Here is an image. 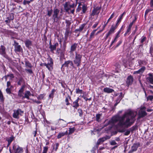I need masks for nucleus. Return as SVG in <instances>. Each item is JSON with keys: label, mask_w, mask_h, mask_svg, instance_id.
Masks as SVG:
<instances>
[{"label": "nucleus", "mask_w": 153, "mask_h": 153, "mask_svg": "<svg viewBox=\"0 0 153 153\" xmlns=\"http://www.w3.org/2000/svg\"><path fill=\"white\" fill-rule=\"evenodd\" d=\"M116 28V26L113 25H112L111 26V28L109 31V33H110L111 34L113 33Z\"/></svg>", "instance_id": "24"}, {"label": "nucleus", "mask_w": 153, "mask_h": 153, "mask_svg": "<svg viewBox=\"0 0 153 153\" xmlns=\"http://www.w3.org/2000/svg\"><path fill=\"white\" fill-rule=\"evenodd\" d=\"M76 94H81L82 93V90H80L79 89H76Z\"/></svg>", "instance_id": "41"}, {"label": "nucleus", "mask_w": 153, "mask_h": 153, "mask_svg": "<svg viewBox=\"0 0 153 153\" xmlns=\"http://www.w3.org/2000/svg\"><path fill=\"white\" fill-rule=\"evenodd\" d=\"M150 6L153 7V0H151L150 2Z\"/></svg>", "instance_id": "59"}, {"label": "nucleus", "mask_w": 153, "mask_h": 153, "mask_svg": "<svg viewBox=\"0 0 153 153\" xmlns=\"http://www.w3.org/2000/svg\"><path fill=\"white\" fill-rule=\"evenodd\" d=\"M33 134L34 136V137H35L36 136V131H34Z\"/></svg>", "instance_id": "64"}, {"label": "nucleus", "mask_w": 153, "mask_h": 153, "mask_svg": "<svg viewBox=\"0 0 153 153\" xmlns=\"http://www.w3.org/2000/svg\"><path fill=\"white\" fill-rule=\"evenodd\" d=\"M7 86L8 88H9V86H11V83L9 81L7 82Z\"/></svg>", "instance_id": "55"}, {"label": "nucleus", "mask_w": 153, "mask_h": 153, "mask_svg": "<svg viewBox=\"0 0 153 153\" xmlns=\"http://www.w3.org/2000/svg\"><path fill=\"white\" fill-rule=\"evenodd\" d=\"M101 140H100V139L98 140L97 143L96 147L97 148H98L99 145L101 143H102Z\"/></svg>", "instance_id": "51"}, {"label": "nucleus", "mask_w": 153, "mask_h": 153, "mask_svg": "<svg viewBox=\"0 0 153 153\" xmlns=\"http://www.w3.org/2000/svg\"><path fill=\"white\" fill-rule=\"evenodd\" d=\"M12 16H10V20H12L13 19L14 17L13 14H12Z\"/></svg>", "instance_id": "63"}, {"label": "nucleus", "mask_w": 153, "mask_h": 153, "mask_svg": "<svg viewBox=\"0 0 153 153\" xmlns=\"http://www.w3.org/2000/svg\"><path fill=\"white\" fill-rule=\"evenodd\" d=\"M75 131V128L74 127L69 128V131L68 134H72Z\"/></svg>", "instance_id": "32"}, {"label": "nucleus", "mask_w": 153, "mask_h": 153, "mask_svg": "<svg viewBox=\"0 0 153 153\" xmlns=\"http://www.w3.org/2000/svg\"><path fill=\"white\" fill-rule=\"evenodd\" d=\"M78 111H79V116H81L82 115V110L81 109H79L78 110Z\"/></svg>", "instance_id": "57"}, {"label": "nucleus", "mask_w": 153, "mask_h": 153, "mask_svg": "<svg viewBox=\"0 0 153 153\" xmlns=\"http://www.w3.org/2000/svg\"><path fill=\"white\" fill-rule=\"evenodd\" d=\"M146 108L145 107H143L141 108L139 111V117L138 119L142 117L147 115V113L146 111Z\"/></svg>", "instance_id": "6"}, {"label": "nucleus", "mask_w": 153, "mask_h": 153, "mask_svg": "<svg viewBox=\"0 0 153 153\" xmlns=\"http://www.w3.org/2000/svg\"><path fill=\"white\" fill-rule=\"evenodd\" d=\"M69 63H70V64H70L71 66H73V63L72 61L70 60V61L69 62Z\"/></svg>", "instance_id": "61"}, {"label": "nucleus", "mask_w": 153, "mask_h": 153, "mask_svg": "<svg viewBox=\"0 0 153 153\" xmlns=\"http://www.w3.org/2000/svg\"><path fill=\"white\" fill-rule=\"evenodd\" d=\"M25 65L26 66H27L29 68H31L32 67L31 64L28 61L25 62Z\"/></svg>", "instance_id": "42"}, {"label": "nucleus", "mask_w": 153, "mask_h": 153, "mask_svg": "<svg viewBox=\"0 0 153 153\" xmlns=\"http://www.w3.org/2000/svg\"><path fill=\"white\" fill-rule=\"evenodd\" d=\"M13 137H10L9 138H7V139L6 140L8 141V142H9V143H11L13 140Z\"/></svg>", "instance_id": "35"}, {"label": "nucleus", "mask_w": 153, "mask_h": 153, "mask_svg": "<svg viewBox=\"0 0 153 153\" xmlns=\"http://www.w3.org/2000/svg\"><path fill=\"white\" fill-rule=\"evenodd\" d=\"M49 44V48L50 49L51 51H52L55 50L56 49V47L58 45V44L57 43H55L54 45H52L50 42Z\"/></svg>", "instance_id": "13"}, {"label": "nucleus", "mask_w": 153, "mask_h": 153, "mask_svg": "<svg viewBox=\"0 0 153 153\" xmlns=\"http://www.w3.org/2000/svg\"><path fill=\"white\" fill-rule=\"evenodd\" d=\"M55 91H56L54 89H53L52 90L51 93L49 95V98H51L52 99H53V97L54 93L55 92Z\"/></svg>", "instance_id": "28"}, {"label": "nucleus", "mask_w": 153, "mask_h": 153, "mask_svg": "<svg viewBox=\"0 0 153 153\" xmlns=\"http://www.w3.org/2000/svg\"><path fill=\"white\" fill-rule=\"evenodd\" d=\"M139 144L138 143H134L132 146L131 149L130 151V152H133L136 151L139 146Z\"/></svg>", "instance_id": "12"}, {"label": "nucleus", "mask_w": 153, "mask_h": 153, "mask_svg": "<svg viewBox=\"0 0 153 153\" xmlns=\"http://www.w3.org/2000/svg\"><path fill=\"white\" fill-rule=\"evenodd\" d=\"M45 96L44 94H40L37 97V98L38 100L43 99Z\"/></svg>", "instance_id": "36"}, {"label": "nucleus", "mask_w": 153, "mask_h": 153, "mask_svg": "<svg viewBox=\"0 0 153 153\" xmlns=\"http://www.w3.org/2000/svg\"><path fill=\"white\" fill-rule=\"evenodd\" d=\"M7 77H8L9 78V79L10 80H12L14 78V76L13 74H9L7 75Z\"/></svg>", "instance_id": "29"}, {"label": "nucleus", "mask_w": 153, "mask_h": 153, "mask_svg": "<svg viewBox=\"0 0 153 153\" xmlns=\"http://www.w3.org/2000/svg\"><path fill=\"white\" fill-rule=\"evenodd\" d=\"M71 100V97L69 95H68L67 97L66 98L65 100V102H66L67 105H70V103L69 102V100Z\"/></svg>", "instance_id": "25"}, {"label": "nucleus", "mask_w": 153, "mask_h": 153, "mask_svg": "<svg viewBox=\"0 0 153 153\" xmlns=\"http://www.w3.org/2000/svg\"><path fill=\"white\" fill-rule=\"evenodd\" d=\"M79 99V98H78L75 101L73 102V107L76 109H77L79 106V104L78 103Z\"/></svg>", "instance_id": "16"}, {"label": "nucleus", "mask_w": 153, "mask_h": 153, "mask_svg": "<svg viewBox=\"0 0 153 153\" xmlns=\"http://www.w3.org/2000/svg\"><path fill=\"white\" fill-rule=\"evenodd\" d=\"M52 10H48V11L47 15L49 16H51V15L52 13Z\"/></svg>", "instance_id": "50"}, {"label": "nucleus", "mask_w": 153, "mask_h": 153, "mask_svg": "<svg viewBox=\"0 0 153 153\" xmlns=\"http://www.w3.org/2000/svg\"><path fill=\"white\" fill-rule=\"evenodd\" d=\"M87 10V7L85 5H83L82 7V11L83 13H85Z\"/></svg>", "instance_id": "39"}, {"label": "nucleus", "mask_w": 153, "mask_h": 153, "mask_svg": "<svg viewBox=\"0 0 153 153\" xmlns=\"http://www.w3.org/2000/svg\"><path fill=\"white\" fill-rule=\"evenodd\" d=\"M100 140H101V142H103L105 140H106V139L105 137H103L101 138L100 139Z\"/></svg>", "instance_id": "56"}, {"label": "nucleus", "mask_w": 153, "mask_h": 153, "mask_svg": "<svg viewBox=\"0 0 153 153\" xmlns=\"http://www.w3.org/2000/svg\"><path fill=\"white\" fill-rule=\"evenodd\" d=\"M26 46L27 47H29L32 45V42L29 40L27 39L25 42Z\"/></svg>", "instance_id": "22"}, {"label": "nucleus", "mask_w": 153, "mask_h": 153, "mask_svg": "<svg viewBox=\"0 0 153 153\" xmlns=\"http://www.w3.org/2000/svg\"><path fill=\"white\" fill-rule=\"evenodd\" d=\"M48 63H43L42 65L45 66L50 71L52 70L53 69V61L52 59L50 58L47 59Z\"/></svg>", "instance_id": "3"}, {"label": "nucleus", "mask_w": 153, "mask_h": 153, "mask_svg": "<svg viewBox=\"0 0 153 153\" xmlns=\"http://www.w3.org/2000/svg\"><path fill=\"white\" fill-rule=\"evenodd\" d=\"M133 22L131 23L129 25L128 27L127 30H126V32L128 33V34H129L130 33V32L131 31V28L133 25Z\"/></svg>", "instance_id": "23"}, {"label": "nucleus", "mask_w": 153, "mask_h": 153, "mask_svg": "<svg viewBox=\"0 0 153 153\" xmlns=\"http://www.w3.org/2000/svg\"><path fill=\"white\" fill-rule=\"evenodd\" d=\"M146 38L145 37L143 36L141 40V43L142 45H143V42L146 40Z\"/></svg>", "instance_id": "45"}, {"label": "nucleus", "mask_w": 153, "mask_h": 153, "mask_svg": "<svg viewBox=\"0 0 153 153\" xmlns=\"http://www.w3.org/2000/svg\"><path fill=\"white\" fill-rule=\"evenodd\" d=\"M11 87L12 88V86H11L10 88H7L6 89V91L7 93L9 94H10L11 93Z\"/></svg>", "instance_id": "34"}, {"label": "nucleus", "mask_w": 153, "mask_h": 153, "mask_svg": "<svg viewBox=\"0 0 153 153\" xmlns=\"http://www.w3.org/2000/svg\"><path fill=\"white\" fill-rule=\"evenodd\" d=\"M77 4V3H76V4L73 3L71 4L70 2H66L64 5V9L66 12H68L69 11L71 8H73L71 10V12L72 13L74 14L75 11L74 8L76 7Z\"/></svg>", "instance_id": "2"}, {"label": "nucleus", "mask_w": 153, "mask_h": 153, "mask_svg": "<svg viewBox=\"0 0 153 153\" xmlns=\"http://www.w3.org/2000/svg\"><path fill=\"white\" fill-rule=\"evenodd\" d=\"M137 114V113L136 111L128 110L122 116L117 115L113 117L109 121V123L114 124L119 121L116 126L117 128H127L134 123L135 121L134 118Z\"/></svg>", "instance_id": "1"}, {"label": "nucleus", "mask_w": 153, "mask_h": 153, "mask_svg": "<svg viewBox=\"0 0 153 153\" xmlns=\"http://www.w3.org/2000/svg\"><path fill=\"white\" fill-rule=\"evenodd\" d=\"M130 133V131L129 130H127V131H126L124 134H125V135H128V134H129Z\"/></svg>", "instance_id": "54"}, {"label": "nucleus", "mask_w": 153, "mask_h": 153, "mask_svg": "<svg viewBox=\"0 0 153 153\" xmlns=\"http://www.w3.org/2000/svg\"><path fill=\"white\" fill-rule=\"evenodd\" d=\"M58 125L62 127H64L67 126V122L64 120L59 119L58 121Z\"/></svg>", "instance_id": "9"}, {"label": "nucleus", "mask_w": 153, "mask_h": 153, "mask_svg": "<svg viewBox=\"0 0 153 153\" xmlns=\"http://www.w3.org/2000/svg\"><path fill=\"white\" fill-rule=\"evenodd\" d=\"M133 77L131 76H129L127 78L126 83L128 86L131 85L133 82Z\"/></svg>", "instance_id": "11"}, {"label": "nucleus", "mask_w": 153, "mask_h": 153, "mask_svg": "<svg viewBox=\"0 0 153 153\" xmlns=\"http://www.w3.org/2000/svg\"><path fill=\"white\" fill-rule=\"evenodd\" d=\"M110 144L112 146H114L117 144V143L115 142L114 140L111 141L110 143Z\"/></svg>", "instance_id": "49"}, {"label": "nucleus", "mask_w": 153, "mask_h": 153, "mask_svg": "<svg viewBox=\"0 0 153 153\" xmlns=\"http://www.w3.org/2000/svg\"><path fill=\"white\" fill-rule=\"evenodd\" d=\"M70 60H68L67 61H66L65 62V63L62 65L63 66H68V65L70 64L69 62Z\"/></svg>", "instance_id": "44"}, {"label": "nucleus", "mask_w": 153, "mask_h": 153, "mask_svg": "<svg viewBox=\"0 0 153 153\" xmlns=\"http://www.w3.org/2000/svg\"><path fill=\"white\" fill-rule=\"evenodd\" d=\"M95 30H93L92 32L91 33L90 37H89V40H91L94 37V36L95 35Z\"/></svg>", "instance_id": "26"}, {"label": "nucleus", "mask_w": 153, "mask_h": 153, "mask_svg": "<svg viewBox=\"0 0 153 153\" xmlns=\"http://www.w3.org/2000/svg\"><path fill=\"white\" fill-rule=\"evenodd\" d=\"M23 113L24 111H22L20 108L18 109L17 110H13V117L14 118L19 119L20 117V116H22Z\"/></svg>", "instance_id": "4"}, {"label": "nucleus", "mask_w": 153, "mask_h": 153, "mask_svg": "<svg viewBox=\"0 0 153 153\" xmlns=\"http://www.w3.org/2000/svg\"><path fill=\"white\" fill-rule=\"evenodd\" d=\"M103 91L105 92L109 93L114 91V90L109 88H105L104 89Z\"/></svg>", "instance_id": "19"}, {"label": "nucleus", "mask_w": 153, "mask_h": 153, "mask_svg": "<svg viewBox=\"0 0 153 153\" xmlns=\"http://www.w3.org/2000/svg\"><path fill=\"white\" fill-rule=\"evenodd\" d=\"M111 34L108 32V33L106 35V38H107Z\"/></svg>", "instance_id": "62"}, {"label": "nucleus", "mask_w": 153, "mask_h": 153, "mask_svg": "<svg viewBox=\"0 0 153 153\" xmlns=\"http://www.w3.org/2000/svg\"><path fill=\"white\" fill-rule=\"evenodd\" d=\"M82 58V56L81 55L77 53H76L75 57L74 60V62L78 67L80 66Z\"/></svg>", "instance_id": "5"}, {"label": "nucleus", "mask_w": 153, "mask_h": 153, "mask_svg": "<svg viewBox=\"0 0 153 153\" xmlns=\"http://www.w3.org/2000/svg\"><path fill=\"white\" fill-rule=\"evenodd\" d=\"M77 44L75 43L72 45L71 47V50L70 52H72L75 51L77 47Z\"/></svg>", "instance_id": "20"}, {"label": "nucleus", "mask_w": 153, "mask_h": 153, "mask_svg": "<svg viewBox=\"0 0 153 153\" xmlns=\"http://www.w3.org/2000/svg\"><path fill=\"white\" fill-rule=\"evenodd\" d=\"M149 12V10L148 9L146 10L145 12V15H147Z\"/></svg>", "instance_id": "60"}, {"label": "nucleus", "mask_w": 153, "mask_h": 153, "mask_svg": "<svg viewBox=\"0 0 153 153\" xmlns=\"http://www.w3.org/2000/svg\"><path fill=\"white\" fill-rule=\"evenodd\" d=\"M117 39L116 38H115L114 39V40L112 42H111V46L114 43H115V42H116L117 40Z\"/></svg>", "instance_id": "53"}, {"label": "nucleus", "mask_w": 153, "mask_h": 153, "mask_svg": "<svg viewBox=\"0 0 153 153\" xmlns=\"http://www.w3.org/2000/svg\"><path fill=\"white\" fill-rule=\"evenodd\" d=\"M13 148L14 153H22L23 152L22 148L16 144L13 145Z\"/></svg>", "instance_id": "7"}, {"label": "nucleus", "mask_w": 153, "mask_h": 153, "mask_svg": "<svg viewBox=\"0 0 153 153\" xmlns=\"http://www.w3.org/2000/svg\"><path fill=\"white\" fill-rule=\"evenodd\" d=\"M31 93L29 91H25L24 96H23V98H26L29 99V96L31 95Z\"/></svg>", "instance_id": "18"}, {"label": "nucleus", "mask_w": 153, "mask_h": 153, "mask_svg": "<svg viewBox=\"0 0 153 153\" xmlns=\"http://www.w3.org/2000/svg\"><path fill=\"white\" fill-rule=\"evenodd\" d=\"M153 100V96L152 95H150L147 98V101L149 100L150 101H152Z\"/></svg>", "instance_id": "40"}, {"label": "nucleus", "mask_w": 153, "mask_h": 153, "mask_svg": "<svg viewBox=\"0 0 153 153\" xmlns=\"http://www.w3.org/2000/svg\"><path fill=\"white\" fill-rule=\"evenodd\" d=\"M68 134V132L67 130L65 132H60L59 133V134L57 136V138L58 139H60L62 137L67 135Z\"/></svg>", "instance_id": "15"}, {"label": "nucleus", "mask_w": 153, "mask_h": 153, "mask_svg": "<svg viewBox=\"0 0 153 153\" xmlns=\"http://www.w3.org/2000/svg\"><path fill=\"white\" fill-rule=\"evenodd\" d=\"M145 67H142L141 68H140L139 70L138 71L139 72V74H142L143 73L145 70Z\"/></svg>", "instance_id": "33"}, {"label": "nucleus", "mask_w": 153, "mask_h": 153, "mask_svg": "<svg viewBox=\"0 0 153 153\" xmlns=\"http://www.w3.org/2000/svg\"><path fill=\"white\" fill-rule=\"evenodd\" d=\"M124 14H125V13H123L121 14V15L119 19L117 20V22H119L121 21V20L123 18V15H124Z\"/></svg>", "instance_id": "38"}, {"label": "nucleus", "mask_w": 153, "mask_h": 153, "mask_svg": "<svg viewBox=\"0 0 153 153\" xmlns=\"http://www.w3.org/2000/svg\"><path fill=\"white\" fill-rule=\"evenodd\" d=\"M31 2L30 1V0L29 1H27L26 0H24L23 2V4L24 5H25L26 4H29Z\"/></svg>", "instance_id": "48"}, {"label": "nucleus", "mask_w": 153, "mask_h": 153, "mask_svg": "<svg viewBox=\"0 0 153 153\" xmlns=\"http://www.w3.org/2000/svg\"><path fill=\"white\" fill-rule=\"evenodd\" d=\"M99 12V9L96 8L93 10L91 15L94 16L95 15H98Z\"/></svg>", "instance_id": "17"}, {"label": "nucleus", "mask_w": 153, "mask_h": 153, "mask_svg": "<svg viewBox=\"0 0 153 153\" xmlns=\"http://www.w3.org/2000/svg\"><path fill=\"white\" fill-rule=\"evenodd\" d=\"M21 47L20 45H18V44L17 43H16L15 44V50L16 51V52H20L21 50Z\"/></svg>", "instance_id": "21"}, {"label": "nucleus", "mask_w": 153, "mask_h": 153, "mask_svg": "<svg viewBox=\"0 0 153 153\" xmlns=\"http://www.w3.org/2000/svg\"><path fill=\"white\" fill-rule=\"evenodd\" d=\"M148 75L149 76L146 79L147 81L153 84V75L151 73L149 74Z\"/></svg>", "instance_id": "10"}, {"label": "nucleus", "mask_w": 153, "mask_h": 153, "mask_svg": "<svg viewBox=\"0 0 153 153\" xmlns=\"http://www.w3.org/2000/svg\"><path fill=\"white\" fill-rule=\"evenodd\" d=\"M114 12L113 13L111 14V16L109 18V19L108 20L107 22V24L108 22L112 18H113L114 16Z\"/></svg>", "instance_id": "47"}, {"label": "nucleus", "mask_w": 153, "mask_h": 153, "mask_svg": "<svg viewBox=\"0 0 153 153\" xmlns=\"http://www.w3.org/2000/svg\"><path fill=\"white\" fill-rule=\"evenodd\" d=\"M24 87L22 86V87L21 89L19 90L18 93V95L20 97H22L23 98V91H24Z\"/></svg>", "instance_id": "14"}, {"label": "nucleus", "mask_w": 153, "mask_h": 153, "mask_svg": "<svg viewBox=\"0 0 153 153\" xmlns=\"http://www.w3.org/2000/svg\"><path fill=\"white\" fill-rule=\"evenodd\" d=\"M59 146V144L56 143L53 145V150L55 151H56Z\"/></svg>", "instance_id": "30"}, {"label": "nucleus", "mask_w": 153, "mask_h": 153, "mask_svg": "<svg viewBox=\"0 0 153 153\" xmlns=\"http://www.w3.org/2000/svg\"><path fill=\"white\" fill-rule=\"evenodd\" d=\"M33 101L34 102H35L37 104H40L41 103V102L39 101H37L36 100H33Z\"/></svg>", "instance_id": "58"}, {"label": "nucleus", "mask_w": 153, "mask_h": 153, "mask_svg": "<svg viewBox=\"0 0 153 153\" xmlns=\"http://www.w3.org/2000/svg\"><path fill=\"white\" fill-rule=\"evenodd\" d=\"M59 10L57 9H55L54 10L53 14V18L54 22H56L59 19L58 17V14L59 13Z\"/></svg>", "instance_id": "8"}, {"label": "nucleus", "mask_w": 153, "mask_h": 153, "mask_svg": "<svg viewBox=\"0 0 153 153\" xmlns=\"http://www.w3.org/2000/svg\"><path fill=\"white\" fill-rule=\"evenodd\" d=\"M102 114H98L96 115V120L97 121H99L100 117L101 116Z\"/></svg>", "instance_id": "37"}, {"label": "nucleus", "mask_w": 153, "mask_h": 153, "mask_svg": "<svg viewBox=\"0 0 153 153\" xmlns=\"http://www.w3.org/2000/svg\"><path fill=\"white\" fill-rule=\"evenodd\" d=\"M1 47L2 53L3 54H4L5 53V48L3 46H1Z\"/></svg>", "instance_id": "46"}, {"label": "nucleus", "mask_w": 153, "mask_h": 153, "mask_svg": "<svg viewBox=\"0 0 153 153\" xmlns=\"http://www.w3.org/2000/svg\"><path fill=\"white\" fill-rule=\"evenodd\" d=\"M85 26V24H83L82 25L79 27V28L78 29L76 30L79 31H82V30L83 29L84 27Z\"/></svg>", "instance_id": "31"}, {"label": "nucleus", "mask_w": 153, "mask_h": 153, "mask_svg": "<svg viewBox=\"0 0 153 153\" xmlns=\"http://www.w3.org/2000/svg\"><path fill=\"white\" fill-rule=\"evenodd\" d=\"M99 22H97L95 23V24L92 26V28H95L98 25Z\"/></svg>", "instance_id": "52"}, {"label": "nucleus", "mask_w": 153, "mask_h": 153, "mask_svg": "<svg viewBox=\"0 0 153 153\" xmlns=\"http://www.w3.org/2000/svg\"><path fill=\"white\" fill-rule=\"evenodd\" d=\"M4 100V96L1 90H0V101L1 102H3Z\"/></svg>", "instance_id": "27"}, {"label": "nucleus", "mask_w": 153, "mask_h": 153, "mask_svg": "<svg viewBox=\"0 0 153 153\" xmlns=\"http://www.w3.org/2000/svg\"><path fill=\"white\" fill-rule=\"evenodd\" d=\"M48 149V148L47 147H44L43 148V150L42 153H47Z\"/></svg>", "instance_id": "43"}]
</instances>
